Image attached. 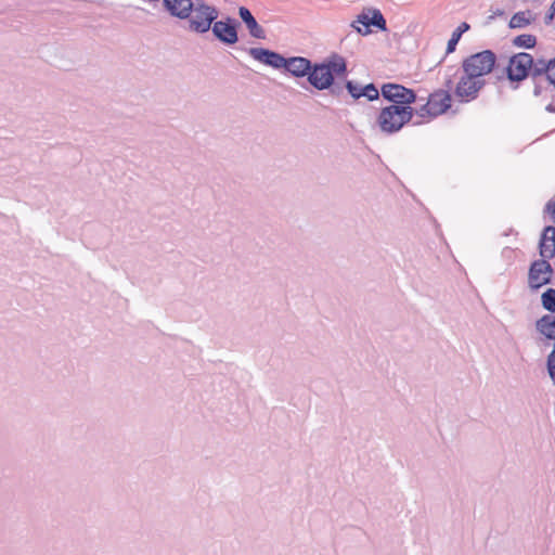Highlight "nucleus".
Returning <instances> with one entry per match:
<instances>
[{
	"label": "nucleus",
	"instance_id": "nucleus-1",
	"mask_svg": "<svg viewBox=\"0 0 555 555\" xmlns=\"http://www.w3.org/2000/svg\"><path fill=\"white\" fill-rule=\"evenodd\" d=\"M414 116V107L406 105H388L380 109L376 124L386 134L399 132Z\"/></svg>",
	"mask_w": 555,
	"mask_h": 555
},
{
	"label": "nucleus",
	"instance_id": "nucleus-2",
	"mask_svg": "<svg viewBox=\"0 0 555 555\" xmlns=\"http://www.w3.org/2000/svg\"><path fill=\"white\" fill-rule=\"evenodd\" d=\"M496 63V55L491 50H483L465 57L462 62V69L467 74H475L478 78H483L490 74Z\"/></svg>",
	"mask_w": 555,
	"mask_h": 555
},
{
	"label": "nucleus",
	"instance_id": "nucleus-3",
	"mask_svg": "<svg viewBox=\"0 0 555 555\" xmlns=\"http://www.w3.org/2000/svg\"><path fill=\"white\" fill-rule=\"evenodd\" d=\"M193 3L190 28L196 33H206L218 17V10L212 5L206 4L204 0H195Z\"/></svg>",
	"mask_w": 555,
	"mask_h": 555
},
{
	"label": "nucleus",
	"instance_id": "nucleus-4",
	"mask_svg": "<svg viewBox=\"0 0 555 555\" xmlns=\"http://www.w3.org/2000/svg\"><path fill=\"white\" fill-rule=\"evenodd\" d=\"M532 67V56L529 53L520 52L514 54L506 67V76L509 80L512 88L517 89L518 82L530 77V69Z\"/></svg>",
	"mask_w": 555,
	"mask_h": 555
},
{
	"label": "nucleus",
	"instance_id": "nucleus-5",
	"mask_svg": "<svg viewBox=\"0 0 555 555\" xmlns=\"http://www.w3.org/2000/svg\"><path fill=\"white\" fill-rule=\"evenodd\" d=\"M485 86V78H478L475 74L469 75L463 72L454 88V94L461 102H470L478 98Z\"/></svg>",
	"mask_w": 555,
	"mask_h": 555
},
{
	"label": "nucleus",
	"instance_id": "nucleus-6",
	"mask_svg": "<svg viewBox=\"0 0 555 555\" xmlns=\"http://www.w3.org/2000/svg\"><path fill=\"white\" fill-rule=\"evenodd\" d=\"M370 26L386 30V20L378 9L363 10L351 23V27L360 35L366 36L371 33Z\"/></svg>",
	"mask_w": 555,
	"mask_h": 555
},
{
	"label": "nucleus",
	"instance_id": "nucleus-7",
	"mask_svg": "<svg viewBox=\"0 0 555 555\" xmlns=\"http://www.w3.org/2000/svg\"><path fill=\"white\" fill-rule=\"evenodd\" d=\"M548 76H551V60L545 61L543 59H539L534 61L532 59L530 77L533 82L534 96H541L545 91L550 89Z\"/></svg>",
	"mask_w": 555,
	"mask_h": 555
},
{
	"label": "nucleus",
	"instance_id": "nucleus-8",
	"mask_svg": "<svg viewBox=\"0 0 555 555\" xmlns=\"http://www.w3.org/2000/svg\"><path fill=\"white\" fill-rule=\"evenodd\" d=\"M384 99L392 102L391 105L411 106L416 101V94L412 89L398 83H385L382 87Z\"/></svg>",
	"mask_w": 555,
	"mask_h": 555
},
{
	"label": "nucleus",
	"instance_id": "nucleus-9",
	"mask_svg": "<svg viewBox=\"0 0 555 555\" xmlns=\"http://www.w3.org/2000/svg\"><path fill=\"white\" fill-rule=\"evenodd\" d=\"M546 259L547 258H543L531 263L528 273V283L530 288L538 289L551 282L553 268Z\"/></svg>",
	"mask_w": 555,
	"mask_h": 555
},
{
	"label": "nucleus",
	"instance_id": "nucleus-10",
	"mask_svg": "<svg viewBox=\"0 0 555 555\" xmlns=\"http://www.w3.org/2000/svg\"><path fill=\"white\" fill-rule=\"evenodd\" d=\"M237 27V21L231 17H227L225 20L214 22L210 28L214 36L220 42L231 46L238 41Z\"/></svg>",
	"mask_w": 555,
	"mask_h": 555
},
{
	"label": "nucleus",
	"instance_id": "nucleus-11",
	"mask_svg": "<svg viewBox=\"0 0 555 555\" xmlns=\"http://www.w3.org/2000/svg\"><path fill=\"white\" fill-rule=\"evenodd\" d=\"M307 79L317 90L328 89L334 82V77L330 74L328 68L323 63H312Z\"/></svg>",
	"mask_w": 555,
	"mask_h": 555
},
{
	"label": "nucleus",
	"instance_id": "nucleus-12",
	"mask_svg": "<svg viewBox=\"0 0 555 555\" xmlns=\"http://www.w3.org/2000/svg\"><path fill=\"white\" fill-rule=\"evenodd\" d=\"M247 53L255 61L274 69H281L282 66L285 65L284 56L282 54L266 48H249Z\"/></svg>",
	"mask_w": 555,
	"mask_h": 555
},
{
	"label": "nucleus",
	"instance_id": "nucleus-13",
	"mask_svg": "<svg viewBox=\"0 0 555 555\" xmlns=\"http://www.w3.org/2000/svg\"><path fill=\"white\" fill-rule=\"evenodd\" d=\"M285 65L282 66L287 73L296 78L309 76L312 62L304 56L284 57Z\"/></svg>",
	"mask_w": 555,
	"mask_h": 555
},
{
	"label": "nucleus",
	"instance_id": "nucleus-14",
	"mask_svg": "<svg viewBox=\"0 0 555 555\" xmlns=\"http://www.w3.org/2000/svg\"><path fill=\"white\" fill-rule=\"evenodd\" d=\"M429 107H431V115L439 116L447 112L451 106V95L448 90H438L428 96Z\"/></svg>",
	"mask_w": 555,
	"mask_h": 555
},
{
	"label": "nucleus",
	"instance_id": "nucleus-15",
	"mask_svg": "<svg viewBox=\"0 0 555 555\" xmlns=\"http://www.w3.org/2000/svg\"><path fill=\"white\" fill-rule=\"evenodd\" d=\"M163 4L170 15L181 20L191 16L194 5L192 0H163Z\"/></svg>",
	"mask_w": 555,
	"mask_h": 555
},
{
	"label": "nucleus",
	"instance_id": "nucleus-16",
	"mask_svg": "<svg viewBox=\"0 0 555 555\" xmlns=\"http://www.w3.org/2000/svg\"><path fill=\"white\" fill-rule=\"evenodd\" d=\"M539 248L542 258H553L555 256V227L547 225L544 228Z\"/></svg>",
	"mask_w": 555,
	"mask_h": 555
},
{
	"label": "nucleus",
	"instance_id": "nucleus-17",
	"mask_svg": "<svg viewBox=\"0 0 555 555\" xmlns=\"http://www.w3.org/2000/svg\"><path fill=\"white\" fill-rule=\"evenodd\" d=\"M238 15L245 23L249 35L256 39H266V30L258 24L251 12L246 7L238 8Z\"/></svg>",
	"mask_w": 555,
	"mask_h": 555
},
{
	"label": "nucleus",
	"instance_id": "nucleus-18",
	"mask_svg": "<svg viewBox=\"0 0 555 555\" xmlns=\"http://www.w3.org/2000/svg\"><path fill=\"white\" fill-rule=\"evenodd\" d=\"M537 331L547 339L555 340V317L545 314L535 323Z\"/></svg>",
	"mask_w": 555,
	"mask_h": 555
},
{
	"label": "nucleus",
	"instance_id": "nucleus-19",
	"mask_svg": "<svg viewBox=\"0 0 555 555\" xmlns=\"http://www.w3.org/2000/svg\"><path fill=\"white\" fill-rule=\"evenodd\" d=\"M330 70V74L334 77L345 75L347 72L346 61L338 54L332 55L326 61L322 62Z\"/></svg>",
	"mask_w": 555,
	"mask_h": 555
},
{
	"label": "nucleus",
	"instance_id": "nucleus-20",
	"mask_svg": "<svg viewBox=\"0 0 555 555\" xmlns=\"http://www.w3.org/2000/svg\"><path fill=\"white\" fill-rule=\"evenodd\" d=\"M470 28L469 24L466 22L461 23L456 29L452 33L451 38L447 44V54H450L455 51L456 44L460 41L462 35L466 33Z\"/></svg>",
	"mask_w": 555,
	"mask_h": 555
},
{
	"label": "nucleus",
	"instance_id": "nucleus-21",
	"mask_svg": "<svg viewBox=\"0 0 555 555\" xmlns=\"http://www.w3.org/2000/svg\"><path fill=\"white\" fill-rule=\"evenodd\" d=\"M531 23V13L530 11H520L515 13L511 21H509V27L511 28H522L526 27Z\"/></svg>",
	"mask_w": 555,
	"mask_h": 555
},
{
	"label": "nucleus",
	"instance_id": "nucleus-22",
	"mask_svg": "<svg viewBox=\"0 0 555 555\" xmlns=\"http://www.w3.org/2000/svg\"><path fill=\"white\" fill-rule=\"evenodd\" d=\"M513 43L516 47L531 49L535 46L537 39L533 35L522 34V35L515 37L513 40Z\"/></svg>",
	"mask_w": 555,
	"mask_h": 555
},
{
	"label": "nucleus",
	"instance_id": "nucleus-23",
	"mask_svg": "<svg viewBox=\"0 0 555 555\" xmlns=\"http://www.w3.org/2000/svg\"><path fill=\"white\" fill-rule=\"evenodd\" d=\"M541 299L543 308L552 313H555V289H546L542 294Z\"/></svg>",
	"mask_w": 555,
	"mask_h": 555
},
{
	"label": "nucleus",
	"instance_id": "nucleus-24",
	"mask_svg": "<svg viewBox=\"0 0 555 555\" xmlns=\"http://www.w3.org/2000/svg\"><path fill=\"white\" fill-rule=\"evenodd\" d=\"M362 96L367 98L369 101L377 100L379 92L374 83H369L362 88Z\"/></svg>",
	"mask_w": 555,
	"mask_h": 555
},
{
	"label": "nucleus",
	"instance_id": "nucleus-25",
	"mask_svg": "<svg viewBox=\"0 0 555 555\" xmlns=\"http://www.w3.org/2000/svg\"><path fill=\"white\" fill-rule=\"evenodd\" d=\"M433 109L429 107L428 101L423 104L420 108H414V114H416L421 118H433L436 115H431Z\"/></svg>",
	"mask_w": 555,
	"mask_h": 555
},
{
	"label": "nucleus",
	"instance_id": "nucleus-26",
	"mask_svg": "<svg viewBox=\"0 0 555 555\" xmlns=\"http://www.w3.org/2000/svg\"><path fill=\"white\" fill-rule=\"evenodd\" d=\"M346 88L353 99H360L362 96V88L352 81H347Z\"/></svg>",
	"mask_w": 555,
	"mask_h": 555
},
{
	"label": "nucleus",
	"instance_id": "nucleus-27",
	"mask_svg": "<svg viewBox=\"0 0 555 555\" xmlns=\"http://www.w3.org/2000/svg\"><path fill=\"white\" fill-rule=\"evenodd\" d=\"M555 18V0L551 3L548 12L544 16V23L550 25Z\"/></svg>",
	"mask_w": 555,
	"mask_h": 555
},
{
	"label": "nucleus",
	"instance_id": "nucleus-28",
	"mask_svg": "<svg viewBox=\"0 0 555 555\" xmlns=\"http://www.w3.org/2000/svg\"><path fill=\"white\" fill-rule=\"evenodd\" d=\"M550 79V89L548 90H555V56L551 59V76H548Z\"/></svg>",
	"mask_w": 555,
	"mask_h": 555
},
{
	"label": "nucleus",
	"instance_id": "nucleus-29",
	"mask_svg": "<svg viewBox=\"0 0 555 555\" xmlns=\"http://www.w3.org/2000/svg\"><path fill=\"white\" fill-rule=\"evenodd\" d=\"M446 87L448 89H451L452 88V80L449 78L447 81H446Z\"/></svg>",
	"mask_w": 555,
	"mask_h": 555
},
{
	"label": "nucleus",
	"instance_id": "nucleus-30",
	"mask_svg": "<svg viewBox=\"0 0 555 555\" xmlns=\"http://www.w3.org/2000/svg\"><path fill=\"white\" fill-rule=\"evenodd\" d=\"M546 108H547V111H550V112H553V111H554V109L552 108V106H551V105H548Z\"/></svg>",
	"mask_w": 555,
	"mask_h": 555
},
{
	"label": "nucleus",
	"instance_id": "nucleus-31",
	"mask_svg": "<svg viewBox=\"0 0 555 555\" xmlns=\"http://www.w3.org/2000/svg\"><path fill=\"white\" fill-rule=\"evenodd\" d=\"M553 384H554V386H555V380H553Z\"/></svg>",
	"mask_w": 555,
	"mask_h": 555
}]
</instances>
